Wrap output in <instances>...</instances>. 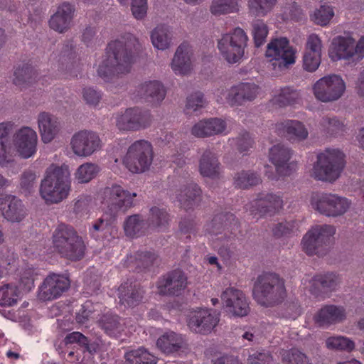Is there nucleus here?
Returning <instances> with one entry per match:
<instances>
[{
    "mask_svg": "<svg viewBox=\"0 0 364 364\" xmlns=\"http://www.w3.org/2000/svg\"><path fill=\"white\" fill-rule=\"evenodd\" d=\"M140 48L139 40L130 33L112 41L109 43L106 54L97 67L98 75L104 81L109 82L115 75L129 73L134 55Z\"/></svg>",
    "mask_w": 364,
    "mask_h": 364,
    "instance_id": "1",
    "label": "nucleus"
},
{
    "mask_svg": "<svg viewBox=\"0 0 364 364\" xmlns=\"http://www.w3.org/2000/svg\"><path fill=\"white\" fill-rule=\"evenodd\" d=\"M12 128L10 122L0 123V168H7L14 162V156L29 159L37 151L38 135L29 127H22L9 134Z\"/></svg>",
    "mask_w": 364,
    "mask_h": 364,
    "instance_id": "2",
    "label": "nucleus"
},
{
    "mask_svg": "<svg viewBox=\"0 0 364 364\" xmlns=\"http://www.w3.org/2000/svg\"><path fill=\"white\" fill-rule=\"evenodd\" d=\"M71 191L70 171L68 166L51 164L41 181L39 193L47 203H58L66 199Z\"/></svg>",
    "mask_w": 364,
    "mask_h": 364,
    "instance_id": "3",
    "label": "nucleus"
},
{
    "mask_svg": "<svg viewBox=\"0 0 364 364\" xmlns=\"http://www.w3.org/2000/svg\"><path fill=\"white\" fill-rule=\"evenodd\" d=\"M52 238L54 250L61 256L71 260H79L84 256V242L72 227L65 224L58 225Z\"/></svg>",
    "mask_w": 364,
    "mask_h": 364,
    "instance_id": "4",
    "label": "nucleus"
},
{
    "mask_svg": "<svg viewBox=\"0 0 364 364\" xmlns=\"http://www.w3.org/2000/svg\"><path fill=\"white\" fill-rule=\"evenodd\" d=\"M255 300L261 306H269L281 302L286 296L284 281L275 274L259 276L253 289Z\"/></svg>",
    "mask_w": 364,
    "mask_h": 364,
    "instance_id": "5",
    "label": "nucleus"
},
{
    "mask_svg": "<svg viewBox=\"0 0 364 364\" xmlns=\"http://www.w3.org/2000/svg\"><path fill=\"white\" fill-rule=\"evenodd\" d=\"M344 166L343 152L328 149L318 155L311 174L317 180L332 183L340 177Z\"/></svg>",
    "mask_w": 364,
    "mask_h": 364,
    "instance_id": "6",
    "label": "nucleus"
},
{
    "mask_svg": "<svg viewBox=\"0 0 364 364\" xmlns=\"http://www.w3.org/2000/svg\"><path fill=\"white\" fill-rule=\"evenodd\" d=\"M153 161V148L150 142L138 140L128 149L123 164L129 171L135 173L148 170Z\"/></svg>",
    "mask_w": 364,
    "mask_h": 364,
    "instance_id": "7",
    "label": "nucleus"
},
{
    "mask_svg": "<svg viewBox=\"0 0 364 364\" xmlns=\"http://www.w3.org/2000/svg\"><path fill=\"white\" fill-rule=\"evenodd\" d=\"M296 53V49L286 38H279L268 43L265 55L272 63L273 70L279 72L295 63Z\"/></svg>",
    "mask_w": 364,
    "mask_h": 364,
    "instance_id": "8",
    "label": "nucleus"
},
{
    "mask_svg": "<svg viewBox=\"0 0 364 364\" xmlns=\"http://www.w3.org/2000/svg\"><path fill=\"white\" fill-rule=\"evenodd\" d=\"M136 193H129L119 185H112L104 188L101 194L102 203L107 208L106 213L115 218L119 211L125 212L133 205Z\"/></svg>",
    "mask_w": 364,
    "mask_h": 364,
    "instance_id": "9",
    "label": "nucleus"
},
{
    "mask_svg": "<svg viewBox=\"0 0 364 364\" xmlns=\"http://www.w3.org/2000/svg\"><path fill=\"white\" fill-rule=\"evenodd\" d=\"M311 205L325 216L336 218L343 215L350 209L351 201L338 194L326 193L314 196Z\"/></svg>",
    "mask_w": 364,
    "mask_h": 364,
    "instance_id": "10",
    "label": "nucleus"
},
{
    "mask_svg": "<svg viewBox=\"0 0 364 364\" xmlns=\"http://www.w3.org/2000/svg\"><path fill=\"white\" fill-rule=\"evenodd\" d=\"M335 233V227L330 225H316L311 228L303 237V250L310 255L320 254L330 245Z\"/></svg>",
    "mask_w": 364,
    "mask_h": 364,
    "instance_id": "11",
    "label": "nucleus"
},
{
    "mask_svg": "<svg viewBox=\"0 0 364 364\" xmlns=\"http://www.w3.org/2000/svg\"><path fill=\"white\" fill-rule=\"evenodd\" d=\"M114 122L120 131L135 132L149 127L152 122V117L147 110L132 107L117 113Z\"/></svg>",
    "mask_w": 364,
    "mask_h": 364,
    "instance_id": "12",
    "label": "nucleus"
},
{
    "mask_svg": "<svg viewBox=\"0 0 364 364\" xmlns=\"http://www.w3.org/2000/svg\"><path fill=\"white\" fill-rule=\"evenodd\" d=\"M312 90L315 98L318 101L332 102L343 96L346 90V83L339 75H330L318 80Z\"/></svg>",
    "mask_w": 364,
    "mask_h": 364,
    "instance_id": "13",
    "label": "nucleus"
},
{
    "mask_svg": "<svg viewBox=\"0 0 364 364\" xmlns=\"http://www.w3.org/2000/svg\"><path fill=\"white\" fill-rule=\"evenodd\" d=\"M259 92V87L254 83H240L227 90L219 88L215 92L216 100L220 103L226 102L231 106L242 105L246 101L253 100Z\"/></svg>",
    "mask_w": 364,
    "mask_h": 364,
    "instance_id": "14",
    "label": "nucleus"
},
{
    "mask_svg": "<svg viewBox=\"0 0 364 364\" xmlns=\"http://www.w3.org/2000/svg\"><path fill=\"white\" fill-rule=\"evenodd\" d=\"M354 56L358 59L364 57V38H361L357 43L350 36H339L333 39L329 51L331 60L336 61Z\"/></svg>",
    "mask_w": 364,
    "mask_h": 364,
    "instance_id": "15",
    "label": "nucleus"
},
{
    "mask_svg": "<svg viewBox=\"0 0 364 364\" xmlns=\"http://www.w3.org/2000/svg\"><path fill=\"white\" fill-rule=\"evenodd\" d=\"M70 145L75 155L88 157L99 151L102 146V143L96 132L84 129L75 132L72 136Z\"/></svg>",
    "mask_w": 364,
    "mask_h": 364,
    "instance_id": "16",
    "label": "nucleus"
},
{
    "mask_svg": "<svg viewBox=\"0 0 364 364\" xmlns=\"http://www.w3.org/2000/svg\"><path fill=\"white\" fill-rule=\"evenodd\" d=\"M220 298L224 309L231 316L243 317L249 314V303L241 290L232 287H227L223 291Z\"/></svg>",
    "mask_w": 364,
    "mask_h": 364,
    "instance_id": "17",
    "label": "nucleus"
},
{
    "mask_svg": "<svg viewBox=\"0 0 364 364\" xmlns=\"http://www.w3.org/2000/svg\"><path fill=\"white\" fill-rule=\"evenodd\" d=\"M70 287L68 277L58 274L48 275L38 287V298L41 301H51L60 297Z\"/></svg>",
    "mask_w": 364,
    "mask_h": 364,
    "instance_id": "18",
    "label": "nucleus"
},
{
    "mask_svg": "<svg viewBox=\"0 0 364 364\" xmlns=\"http://www.w3.org/2000/svg\"><path fill=\"white\" fill-rule=\"evenodd\" d=\"M219 320V314L215 311L208 309H198L191 313L188 326L196 333L208 334L218 325Z\"/></svg>",
    "mask_w": 364,
    "mask_h": 364,
    "instance_id": "19",
    "label": "nucleus"
},
{
    "mask_svg": "<svg viewBox=\"0 0 364 364\" xmlns=\"http://www.w3.org/2000/svg\"><path fill=\"white\" fill-rule=\"evenodd\" d=\"M187 286V277L181 270H175L161 278L157 283L158 292L161 295L178 296Z\"/></svg>",
    "mask_w": 364,
    "mask_h": 364,
    "instance_id": "20",
    "label": "nucleus"
},
{
    "mask_svg": "<svg viewBox=\"0 0 364 364\" xmlns=\"http://www.w3.org/2000/svg\"><path fill=\"white\" fill-rule=\"evenodd\" d=\"M27 213L23 202L12 195H0V215L12 223L24 219Z\"/></svg>",
    "mask_w": 364,
    "mask_h": 364,
    "instance_id": "21",
    "label": "nucleus"
},
{
    "mask_svg": "<svg viewBox=\"0 0 364 364\" xmlns=\"http://www.w3.org/2000/svg\"><path fill=\"white\" fill-rule=\"evenodd\" d=\"M171 68L176 75L186 76L191 73L193 70V52L188 44L181 43L176 48Z\"/></svg>",
    "mask_w": 364,
    "mask_h": 364,
    "instance_id": "22",
    "label": "nucleus"
},
{
    "mask_svg": "<svg viewBox=\"0 0 364 364\" xmlns=\"http://www.w3.org/2000/svg\"><path fill=\"white\" fill-rule=\"evenodd\" d=\"M37 122L41 139L46 144L53 141L62 128L60 119L55 115L46 112L39 113Z\"/></svg>",
    "mask_w": 364,
    "mask_h": 364,
    "instance_id": "23",
    "label": "nucleus"
},
{
    "mask_svg": "<svg viewBox=\"0 0 364 364\" xmlns=\"http://www.w3.org/2000/svg\"><path fill=\"white\" fill-rule=\"evenodd\" d=\"M340 277L329 272L324 274H318L311 278L303 279V284L312 293H316L319 290L323 291H333L337 289L341 283Z\"/></svg>",
    "mask_w": 364,
    "mask_h": 364,
    "instance_id": "24",
    "label": "nucleus"
},
{
    "mask_svg": "<svg viewBox=\"0 0 364 364\" xmlns=\"http://www.w3.org/2000/svg\"><path fill=\"white\" fill-rule=\"evenodd\" d=\"M346 309L341 306L326 305L314 316V319L320 326H328L345 320Z\"/></svg>",
    "mask_w": 364,
    "mask_h": 364,
    "instance_id": "25",
    "label": "nucleus"
},
{
    "mask_svg": "<svg viewBox=\"0 0 364 364\" xmlns=\"http://www.w3.org/2000/svg\"><path fill=\"white\" fill-rule=\"evenodd\" d=\"M279 134L284 135L290 141H301L309 136V132L305 125L297 120H287L276 125Z\"/></svg>",
    "mask_w": 364,
    "mask_h": 364,
    "instance_id": "26",
    "label": "nucleus"
},
{
    "mask_svg": "<svg viewBox=\"0 0 364 364\" xmlns=\"http://www.w3.org/2000/svg\"><path fill=\"white\" fill-rule=\"evenodd\" d=\"M73 12L74 9L71 4L63 3L51 16L49 21L50 27L58 32H64L70 26Z\"/></svg>",
    "mask_w": 364,
    "mask_h": 364,
    "instance_id": "27",
    "label": "nucleus"
},
{
    "mask_svg": "<svg viewBox=\"0 0 364 364\" xmlns=\"http://www.w3.org/2000/svg\"><path fill=\"white\" fill-rule=\"evenodd\" d=\"M256 206L255 209H250L253 213L258 211L262 214L274 213L283 206V200L279 195L272 193H261L254 201Z\"/></svg>",
    "mask_w": 364,
    "mask_h": 364,
    "instance_id": "28",
    "label": "nucleus"
},
{
    "mask_svg": "<svg viewBox=\"0 0 364 364\" xmlns=\"http://www.w3.org/2000/svg\"><path fill=\"white\" fill-rule=\"evenodd\" d=\"M291 150L283 144H277L269 149V159L275 166L277 171L281 174L289 173L287 167L291 158Z\"/></svg>",
    "mask_w": 364,
    "mask_h": 364,
    "instance_id": "29",
    "label": "nucleus"
},
{
    "mask_svg": "<svg viewBox=\"0 0 364 364\" xmlns=\"http://www.w3.org/2000/svg\"><path fill=\"white\" fill-rule=\"evenodd\" d=\"M150 38L154 48L166 50L173 44V34L171 28L164 24L156 26L150 33Z\"/></svg>",
    "mask_w": 364,
    "mask_h": 364,
    "instance_id": "30",
    "label": "nucleus"
},
{
    "mask_svg": "<svg viewBox=\"0 0 364 364\" xmlns=\"http://www.w3.org/2000/svg\"><path fill=\"white\" fill-rule=\"evenodd\" d=\"M185 345V338L182 335L173 331H167L161 335L156 341L157 347L165 353H171L179 350Z\"/></svg>",
    "mask_w": 364,
    "mask_h": 364,
    "instance_id": "31",
    "label": "nucleus"
},
{
    "mask_svg": "<svg viewBox=\"0 0 364 364\" xmlns=\"http://www.w3.org/2000/svg\"><path fill=\"white\" fill-rule=\"evenodd\" d=\"M120 302L128 306H136L141 299L143 291L132 282H125L118 289Z\"/></svg>",
    "mask_w": 364,
    "mask_h": 364,
    "instance_id": "32",
    "label": "nucleus"
},
{
    "mask_svg": "<svg viewBox=\"0 0 364 364\" xmlns=\"http://www.w3.org/2000/svg\"><path fill=\"white\" fill-rule=\"evenodd\" d=\"M125 235L129 237H137L146 232L149 229L148 223L141 215H132L124 222Z\"/></svg>",
    "mask_w": 364,
    "mask_h": 364,
    "instance_id": "33",
    "label": "nucleus"
},
{
    "mask_svg": "<svg viewBox=\"0 0 364 364\" xmlns=\"http://www.w3.org/2000/svg\"><path fill=\"white\" fill-rule=\"evenodd\" d=\"M138 92L145 98H149L152 102H160L166 96V90L163 84L156 80L144 82L139 87Z\"/></svg>",
    "mask_w": 364,
    "mask_h": 364,
    "instance_id": "34",
    "label": "nucleus"
},
{
    "mask_svg": "<svg viewBox=\"0 0 364 364\" xmlns=\"http://www.w3.org/2000/svg\"><path fill=\"white\" fill-rule=\"evenodd\" d=\"M199 171L204 177L215 178L219 175L220 167L215 154L210 150H205L200 160Z\"/></svg>",
    "mask_w": 364,
    "mask_h": 364,
    "instance_id": "35",
    "label": "nucleus"
},
{
    "mask_svg": "<svg viewBox=\"0 0 364 364\" xmlns=\"http://www.w3.org/2000/svg\"><path fill=\"white\" fill-rule=\"evenodd\" d=\"M100 326L105 332L112 337H117L124 331V320L118 316L105 314L100 320Z\"/></svg>",
    "mask_w": 364,
    "mask_h": 364,
    "instance_id": "36",
    "label": "nucleus"
},
{
    "mask_svg": "<svg viewBox=\"0 0 364 364\" xmlns=\"http://www.w3.org/2000/svg\"><path fill=\"white\" fill-rule=\"evenodd\" d=\"M247 40L248 38L245 32L240 28H236L232 32L223 35L218 42V48L225 49L235 46V43L241 47H246Z\"/></svg>",
    "mask_w": 364,
    "mask_h": 364,
    "instance_id": "37",
    "label": "nucleus"
},
{
    "mask_svg": "<svg viewBox=\"0 0 364 364\" xmlns=\"http://www.w3.org/2000/svg\"><path fill=\"white\" fill-rule=\"evenodd\" d=\"M200 195V189L193 183L180 190L176 198L179 203L185 208H191L195 204L197 198Z\"/></svg>",
    "mask_w": 364,
    "mask_h": 364,
    "instance_id": "38",
    "label": "nucleus"
},
{
    "mask_svg": "<svg viewBox=\"0 0 364 364\" xmlns=\"http://www.w3.org/2000/svg\"><path fill=\"white\" fill-rule=\"evenodd\" d=\"M127 364H156L157 358L143 348L126 353Z\"/></svg>",
    "mask_w": 364,
    "mask_h": 364,
    "instance_id": "39",
    "label": "nucleus"
},
{
    "mask_svg": "<svg viewBox=\"0 0 364 364\" xmlns=\"http://www.w3.org/2000/svg\"><path fill=\"white\" fill-rule=\"evenodd\" d=\"M146 221L148 223L149 228L161 230L165 228L168 224L169 215L166 209L152 207L150 209L149 216Z\"/></svg>",
    "mask_w": 364,
    "mask_h": 364,
    "instance_id": "40",
    "label": "nucleus"
},
{
    "mask_svg": "<svg viewBox=\"0 0 364 364\" xmlns=\"http://www.w3.org/2000/svg\"><path fill=\"white\" fill-rule=\"evenodd\" d=\"M20 291L14 284H7L0 287V306H13L20 299Z\"/></svg>",
    "mask_w": 364,
    "mask_h": 364,
    "instance_id": "41",
    "label": "nucleus"
},
{
    "mask_svg": "<svg viewBox=\"0 0 364 364\" xmlns=\"http://www.w3.org/2000/svg\"><path fill=\"white\" fill-rule=\"evenodd\" d=\"M277 0H248L249 14L253 17L266 16L273 9Z\"/></svg>",
    "mask_w": 364,
    "mask_h": 364,
    "instance_id": "42",
    "label": "nucleus"
},
{
    "mask_svg": "<svg viewBox=\"0 0 364 364\" xmlns=\"http://www.w3.org/2000/svg\"><path fill=\"white\" fill-rule=\"evenodd\" d=\"M99 167L92 163H84L80 165L74 173L75 179L79 183H87L92 180L99 172Z\"/></svg>",
    "mask_w": 364,
    "mask_h": 364,
    "instance_id": "43",
    "label": "nucleus"
},
{
    "mask_svg": "<svg viewBox=\"0 0 364 364\" xmlns=\"http://www.w3.org/2000/svg\"><path fill=\"white\" fill-rule=\"evenodd\" d=\"M37 275V270L32 265L26 264L25 267H22L18 273L21 287L25 291L32 289Z\"/></svg>",
    "mask_w": 364,
    "mask_h": 364,
    "instance_id": "44",
    "label": "nucleus"
},
{
    "mask_svg": "<svg viewBox=\"0 0 364 364\" xmlns=\"http://www.w3.org/2000/svg\"><path fill=\"white\" fill-rule=\"evenodd\" d=\"M326 347L328 349L351 352L355 348V342L350 338L337 336L329 337L326 341Z\"/></svg>",
    "mask_w": 364,
    "mask_h": 364,
    "instance_id": "45",
    "label": "nucleus"
},
{
    "mask_svg": "<svg viewBox=\"0 0 364 364\" xmlns=\"http://www.w3.org/2000/svg\"><path fill=\"white\" fill-rule=\"evenodd\" d=\"M112 218L108 213H105L102 218L96 220L90 228V234L91 237L95 240L102 238L106 233L109 232V225Z\"/></svg>",
    "mask_w": 364,
    "mask_h": 364,
    "instance_id": "46",
    "label": "nucleus"
},
{
    "mask_svg": "<svg viewBox=\"0 0 364 364\" xmlns=\"http://www.w3.org/2000/svg\"><path fill=\"white\" fill-rule=\"evenodd\" d=\"M238 10L237 0H213L210 6L212 14L215 15L230 14Z\"/></svg>",
    "mask_w": 364,
    "mask_h": 364,
    "instance_id": "47",
    "label": "nucleus"
},
{
    "mask_svg": "<svg viewBox=\"0 0 364 364\" xmlns=\"http://www.w3.org/2000/svg\"><path fill=\"white\" fill-rule=\"evenodd\" d=\"M33 70L28 65L17 67L14 73V83L20 88H25L32 82Z\"/></svg>",
    "mask_w": 364,
    "mask_h": 364,
    "instance_id": "48",
    "label": "nucleus"
},
{
    "mask_svg": "<svg viewBox=\"0 0 364 364\" xmlns=\"http://www.w3.org/2000/svg\"><path fill=\"white\" fill-rule=\"evenodd\" d=\"M260 182L259 176L250 171H242L236 174L234 178L235 185L240 188H248Z\"/></svg>",
    "mask_w": 364,
    "mask_h": 364,
    "instance_id": "49",
    "label": "nucleus"
},
{
    "mask_svg": "<svg viewBox=\"0 0 364 364\" xmlns=\"http://www.w3.org/2000/svg\"><path fill=\"white\" fill-rule=\"evenodd\" d=\"M235 44V46L225 49L218 48L221 56L230 64L240 63L244 57L245 47L237 46V43Z\"/></svg>",
    "mask_w": 364,
    "mask_h": 364,
    "instance_id": "50",
    "label": "nucleus"
},
{
    "mask_svg": "<svg viewBox=\"0 0 364 364\" xmlns=\"http://www.w3.org/2000/svg\"><path fill=\"white\" fill-rule=\"evenodd\" d=\"M300 98L299 93L289 87H285L280 90L279 93L276 95L274 100L280 106L294 105L297 102Z\"/></svg>",
    "mask_w": 364,
    "mask_h": 364,
    "instance_id": "51",
    "label": "nucleus"
},
{
    "mask_svg": "<svg viewBox=\"0 0 364 364\" xmlns=\"http://www.w3.org/2000/svg\"><path fill=\"white\" fill-rule=\"evenodd\" d=\"M283 364H309L307 357L296 349L280 351Z\"/></svg>",
    "mask_w": 364,
    "mask_h": 364,
    "instance_id": "52",
    "label": "nucleus"
},
{
    "mask_svg": "<svg viewBox=\"0 0 364 364\" xmlns=\"http://www.w3.org/2000/svg\"><path fill=\"white\" fill-rule=\"evenodd\" d=\"M38 175L32 169L25 170L20 176L19 187L21 191L30 193L35 187Z\"/></svg>",
    "mask_w": 364,
    "mask_h": 364,
    "instance_id": "53",
    "label": "nucleus"
},
{
    "mask_svg": "<svg viewBox=\"0 0 364 364\" xmlns=\"http://www.w3.org/2000/svg\"><path fill=\"white\" fill-rule=\"evenodd\" d=\"M334 16V11L328 5H321L312 15L313 21L318 25L326 26Z\"/></svg>",
    "mask_w": 364,
    "mask_h": 364,
    "instance_id": "54",
    "label": "nucleus"
},
{
    "mask_svg": "<svg viewBox=\"0 0 364 364\" xmlns=\"http://www.w3.org/2000/svg\"><path fill=\"white\" fill-rule=\"evenodd\" d=\"M155 255L149 252H137L134 255H130L128 260L136 268H146L155 260Z\"/></svg>",
    "mask_w": 364,
    "mask_h": 364,
    "instance_id": "55",
    "label": "nucleus"
},
{
    "mask_svg": "<svg viewBox=\"0 0 364 364\" xmlns=\"http://www.w3.org/2000/svg\"><path fill=\"white\" fill-rule=\"evenodd\" d=\"M267 34V26L262 21L256 20L252 23V35L257 47L264 43Z\"/></svg>",
    "mask_w": 364,
    "mask_h": 364,
    "instance_id": "56",
    "label": "nucleus"
},
{
    "mask_svg": "<svg viewBox=\"0 0 364 364\" xmlns=\"http://www.w3.org/2000/svg\"><path fill=\"white\" fill-rule=\"evenodd\" d=\"M323 128L331 134L343 132L345 129L344 122L336 117H324L321 121Z\"/></svg>",
    "mask_w": 364,
    "mask_h": 364,
    "instance_id": "57",
    "label": "nucleus"
},
{
    "mask_svg": "<svg viewBox=\"0 0 364 364\" xmlns=\"http://www.w3.org/2000/svg\"><path fill=\"white\" fill-rule=\"evenodd\" d=\"M297 230V223L294 221L282 222L276 224L272 232L277 237H282L294 234Z\"/></svg>",
    "mask_w": 364,
    "mask_h": 364,
    "instance_id": "58",
    "label": "nucleus"
},
{
    "mask_svg": "<svg viewBox=\"0 0 364 364\" xmlns=\"http://www.w3.org/2000/svg\"><path fill=\"white\" fill-rule=\"evenodd\" d=\"M82 98L90 107H96L102 99V93L93 87H85L82 90Z\"/></svg>",
    "mask_w": 364,
    "mask_h": 364,
    "instance_id": "59",
    "label": "nucleus"
},
{
    "mask_svg": "<svg viewBox=\"0 0 364 364\" xmlns=\"http://www.w3.org/2000/svg\"><path fill=\"white\" fill-rule=\"evenodd\" d=\"M321 55L305 53L303 56V68L309 72H314L320 65Z\"/></svg>",
    "mask_w": 364,
    "mask_h": 364,
    "instance_id": "60",
    "label": "nucleus"
},
{
    "mask_svg": "<svg viewBox=\"0 0 364 364\" xmlns=\"http://www.w3.org/2000/svg\"><path fill=\"white\" fill-rule=\"evenodd\" d=\"M323 45L321 38L318 35L312 33L307 38L305 45V53L321 55Z\"/></svg>",
    "mask_w": 364,
    "mask_h": 364,
    "instance_id": "61",
    "label": "nucleus"
},
{
    "mask_svg": "<svg viewBox=\"0 0 364 364\" xmlns=\"http://www.w3.org/2000/svg\"><path fill=\"white\" fill-rule=\"evenodd\" d=\"M191 133L196 137L204 138L211 136L208 119L196 123L191 128Z\"/></svg>",
    "mask_w": 364,
    "mask_h": 364,
    "instance_id": "62",
    "label": "nucleus"
},
{
    "mask_svg": "<svg viewBox=\"0 0 364 364\" xmlns=\"http://www.w3.org/2000/svg\"><path fill=\"white\" fill-rule=\"evenodd\" d=\"M147 9V0H132L131 10L136 19H143L146 15Z\"/></svg>",
    "mask_w": 364,
    "mask_h": 364,
    "instance_id": "63",
    "label": "nucleus"
},
{
    "mask_svg": "<svg viewBox=\"0 0 364 364\" xmlns=\"http://www.w3.org/2000/svg\"><path fill=\"white\" fill-rule=\"evenodd\" d=\"M247 361L249 364H271L272 357L267 351H257L249 355Z\"/></svg>",
    "mask_w": 364,
    "mask_h": 364,
    "instance_id": "64",
    "label": "nucleus"
}]
</instances>
